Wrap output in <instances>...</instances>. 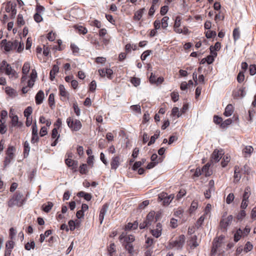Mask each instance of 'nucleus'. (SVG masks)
I'll use <instances>...</instances> for the list:
<instances>
[{
  "instance_id": "obj_1",
  "label": "nucleus",
  "mask_w": 256,
  "mask_h": 256,
  "mask_svg": "<svg viewBox=\"0 0 256 256\" xmlns=\"http://www.w3.org/2000/svg\"><path fill=\"white\" fill-rule=\"evenodd\" d=\"M26 198L20 190L14 192L8 200L7 206L12 208L14 206L21 207L26 202Z\"/></svg>"
},
{
  "instance_id": "obj_18",
  "label": "nucleus",
  "mask_w": 256,
  "mask_h": 256,
  "mask_svg": "<svg viewBox=\"0 0 256 256\" xmlns=\"http://www.w3.org/2000/svg\"><path fill=\"white\" fill-rule=\"evenodd\" d=\"M10 116L11 118V124L12 126L20 128L22 126V123L18 121V118L16 115L10 114Z\"/></svg>"
},
{
  "instance_id": "obj_62",
  "label": "nucleus",
  "mask_w": 256,
  "mask_h": 256,
  "mask_svg": "<svg viewBox=\"0 0 256 256\" xmlns=\"http://www.w3.org/2000/svg\"><path fill=\"white\" fill-rule=\"evenodd\" d=\"M25 24V22L23 19L22 16L19 14L17 18V24L19 26H23Z\"/></svg>"
},
{
  "instance_id": "obj_19",
  "label": "nucleus",
  "mask_w": 256,
  "mask_h": 256,
  "mask_svg": "<svg viewBox=\"0 0 256 256\" xmlns=\"http://www.w3.org/2000/svg\"><path fill=\"white\" fill-rule=\"evenodd\" d=\"M51 136L52 139H56L51 144L52 146H54L57 144L58 142V140L60 137V134H58V130H56V128H53Z\"/></svg>"
},
{
  "instance_id": "obj_20",
  "label": "nucleus",
  "mask_w": 256,
  "mask_h": 256,
  "mask_svg": "<svg viewBox=\"0 0 256 256\" xmlns=\"http://www.w3.org/2000/svg\"><path fill=\"white\" fill-rule=\"evenodd\" d=\"M145 12L146 9L144 8L139 9L134 12L133 20L135 21L140 20Z\"/></svg>"
},
{
  "instance_id": "obj_33",
  "label": "nucleus",
  "mask_w": 256,
  "mask_h": 256,
  "mask_svg": "<svg viewBox=\"0 0 256 256\" xmlns=\"http://www.w3.org/2000/svg\"><path fill=\"white\" fill-rule=\"evenodd\" d=\"M189 245L191 248H196L198 246V244L197 242V236H193L191 237L189 240Z\"/></svg>"
},
{
  "instance_id": "obj_43",
  "label": "nucleus",
  "mask_w": 256,
  "mask_h": 256,
  "mask_svg": "<svg viewBox=\"0 0 256 256\" xmlns=\"http://www.w3.org/2000/svg\"><path fill=\"white\" fill-rule=\"evenodd\" d=\"M250 187L248 186L244 190V192L243 194L242 199L248 200L250 196Z\"/></svg>"
},
{
  "instance_id": "obj_13",
  "label": "nucleus",
  "mask_w": 256,
  "mask_h": 256,
  "mask_svg": "<svg viewBox=\"0 0 256 256\" xmlns=\"http://www.w3.org/2000/svg\"><path fill=\"white\" fill-rule=\"evenodd\" d=\"M120 156H113L110 161L111 169L116 170L120 164Z\"/></svg>"
},
{
  "instance_id": "obj_5",
  "label": "nucleus",
  "mask_w": 256,
  "mask_h": 256,
  "mask_svg": "<svg viewBox=\"0 0 256 256\" xmlns=\"http://www.w3.org/2000/svg\"><path fill=\"white\" fill-rule=\"evenodd\" d=\"M15 148L13 146H10L6 152V156L4 161V166L6 168L8 165L11 161L14 158L15 154Z\"/></svg>"
},
{
  "instance_id": "obj_28",
  "label": "nucleus",
  "mask_w": 256,
  "mask_h": 256,
  "mask_svg": "<svg viewBox=\"0 0 256 256\" xmlns=\"http://www.w3.org/2000/svg\"><path fill=\"white\" fill-rule=\"evenodd\" d=\"M77 196L80 198H84L87 201L90 200L92 198L90 194L84 191L78 192L77 194Z\"/></svg>"
},
{
  "instance_id": "obj_12",
  "label": "nucleus",
  "mask_w": 256,
  "mask_h": 256,
  "mask_svg": "<svg viewBox=\"0 0 256 256\" xmlns=\"http://www.w3.org/2000/svg\"><path fill=\"white\" fill-rule=\"evenodd\" d=\"M224 216H222V218L220 222V226L222 228L226 230V228L232 223L233 217L232 215L228 216L226 218H224Z\"/></svg>"
},
{
  "instance_id": "obj_15",
  "label": "nucleus",
  "mask_w": 256,
  "mask_h": 256,
  "mask_svg": "<svg viewBox=\"0 0 256 256\" xmlns=\"http://www.w3.org/2000/svg\"><path fill=\"white\" fill-rule=\"evenodd\" d=\"M6 66V70L5 72L6 74L10 78H17L18 77V73L12 68L10 64L8 63Z\"/></svg>"
},
{
  "instance_id": "obj_41",
  "label": "nucleus",
  "mask_w": 256,
  "mask_h": 256,
  "mask_svg": "<svg viewBox=\"0 0 256 256\" xmlns=\"http://www.w3.org/2000/svg\"><path fill=\"white\" fill-rule=\"evenodd\" d=\"M5 92L7 94L10 96H16V90L10 87L7 86L5 88Z\"/></svg>"
},
{
  "instance_id": "obj_63",
  "label": "nucleus",
  "mask_w": 256,
  "mask_h": 256,
  "mask_svg": "<svg viewBox=\"0 0 256 256\" xmlns=\"http://www.w3.org/2000/svg\"><path fill=\"white\" fill-rule=\"evenodd\" d=\"M250 74L254 76L256 74V64H250L249 66Z\"/></svg>"
},
{
  "instance_id": "obj_4",
  "label": "nucleus",
  "mask_w": 256,
  "mask_h": 256,
  "mask_svg": "<svg viewBox=\"0 0 256 256\" xmlns=\"http://www.w3.org/2000/svg\"><path fill=\"white\" fill-rule=\"evenodd\" d=\"M66 123L68 126L72 131H78L82 127V124L80 120L72 117L67 118Z\"/></svg>"
},
{
  "instance_id": "obj_23",
  "label": "nucleus",
  "mask_w": 256,
  "mask_h": 256,
  "mask_svg": "<svg viewBox=\"0 0 256 256\" xmlns=\"http://www.w3.org/2000/svg\"><path fill=\"white\" fill-rule=\"evenodd\" d=\"M240 168L238 166H234V182L235 183L238 182L241 178V176L240 174Z\"/></svg>"
},
{
  "instance_id": "obj_17",
  "label": "nucleus",
  "mask_w": 256,
  "mask_h": 256,
  "mask_svg": "<svg viewBox=\"0 0 256 256\" xmlns=\"http://www.w3.org/2000/svg\"><path fill=\"white\" fill-rule=\"evenodd\" d=\"M254 150L253 147L251 146H244L242 150V154L244 158L250 157Z\"/></svg>"
},
{
  "instance_id": "obj_56",
  "label": "nucleus",
  "mask_w": 256,
  "mask_h": 256,
  "mask_svg": "<svg viewBox=\"0 0 256 256\" xmlns=\"http://www.w3.org/2000/svg\"><path fill=\"white\" fill-rule=\"evenodd\" d=\"M237 80L239 83H242L244 81V72H240L237 76Z\"/></svg>"
},
{
  "instance_id": "obj_49",
  "label": "nucleus",
  "mask_w": 256,
  "mask_h": 256,
  "mask_svg": "<svg viewBox=\"0 0 256 256\" xmlns=\"http://www.w3.org/2000/svg\"><path fill=\"white\" fill-rule=\"evenodd\" d=\"M34 248L35 243L34 240H32L30 242H27L24 246V248L27 250H30L31 248L34 249Z\"/></svg>"
},
{
  "instance_id": "obj_48",
  "label": "nucleus",
  "mask_w": 256,
  "mask_h": 256,
  "mask_svg": "<svg viewBox=\"0 0 256 256\" xmlns=\"http://www.w3.org/2000/svg\"><path fill=\"white\" fill-rule=\"evenodd\" d=\"M48 104L51 108L54 106V96L53 94H50L49 95L48 98Z\"/></svg>"
},
{
  "instance_id": "obj_40",
  "label": "nucleus",
  "mask_w": 256,
  "mask_h": 256,
  "mask_svg": "<svg viewBox=\"0 0 256 256\" xmlns=\"http://www.w3.org/2000/svg\"><path fill=\"white\" fill-rule=\"evenodd\" d=\"M232 36L234 41L237 40L240 38V31L238 28H236L234 30Z\"/></svg>"
},
{
  "instance_id": "obj_59",
  "label": "nucleus",
  "mask_w": 256,
  "mask_h": 256,
  "mask_svg": "<svg viewBox=\"0 0 256 256\" xmlns=\"http://www.w3.org/2000/svg\"><path fill=\"white\" fill-rule=\"evenodd\" d=\"M202 174V170L200 168H197L195 170L194 174L192 176V179H194L196 178H198Z\"/></svg>"
},
{
  "instance_id": "obj_30",
  "label": "nucleus",
  "mask_w": 256,
  "mask_h": 256,
  "mask_svg": "<svg viewBox=\"0 0 256 256\" xmlns=\"http://www.w3.org/2000/svg\"><path fill=\"white\" fill-rule=\"evenodd\" d=\"M59 72V68L57 65H54L50 72V78L52 80L56 75Z\"/></svg>"
},
{
  "instance_id": "obj_53",
  "label": "nucleus",
  "mask_w": 256,
  "mask_h": 256,
  "mask_svg": "<svg viewBox=\"0 0 256 256\" xmlns=\"http://www.w3.org/2000/svg\"><path fill=\"white\" fill-rule=\"evenodd\" d=\"M32 112V108L31 106L27 107L24 112V114L25 117H30Z\"/></svg>"
},
{
  "instance_id": "obj_16",
  "label": "nucleus",
  "mask_w": 256,
  "mask_h": 256,
  "mask_svg": "<svg viewBox=\"0 0 256 256\" xmlns=\"http://www.w3.org/2000/svg\"><path fill=\"white\" fill-rule=\"evenodd\" d=\"M154 216L155 212L154 211L150 212L146 216L145 220L149 226L152 225L154 222L157 221V216H156V217H154Z\"/></svg>"
},
{
  "instance_id": "obj_22",
  "label": "nucleus",
  "mask_w": 256,
  "mask_h": 256,
  "mask_svg": "<svg viewBox=\"0 0 256 256\" xmlns=\"http://www.w3.org/2000/svg\"><path fill=\"white\" fill-rule=\"evenodd\" d=\"M44 96L42 90H39L35 96V101L36 104H40L43 102Z\"/></svg>"
},
{
  "instance_id": "obj_45",
  "label": "nucleus",
  "mask_w": 256,
  "mask_h": 256,
  "mask_svg": "<svg viewBox=\"0 0 256 256\" xmlns=\"http://www.w3.org/2000/svg\"><path fill=\"white\" fill-rule=\"evenodd\" d=\"M79 172L81 174H86L88 172L86 164H83L80 166Z\"/></svg>"
},
{
  "instance_id": "obj_7",
  "label": "nucleus",
  "mask_w": 256,
  "mask_h": 256,
  "mask_svg": "<svg viewBox=\"0 0 256 256\" xmlns=\"http://www.w3.org/2000/svg\"><path fill=\"white\" fill-rule=\"evenodd\" d=\"M174 198V194L168 195V194L165 192H162L158 195V200L162 202V205L164 206H168Z\"/></svg>"
},
{
  "instance_id": "obj_2",
  "label": "nucleus",
  "mask_w": 256,
  "mask_h": 256,
  "mask_svg": "<svg viewBox=\"0 0 256 256\" xmlns=\"http://www.w3.org/2000/svg\"><path fill=\"white\" fill-rule=\"evenodd\" d=\"M18 44V42L14 40L13 42L7 40L6 39L2 40L0 42V46L2 50L6 52H9L14 50Z\"/></svg>"
},
{
  "instance_id": "obj_14",
  "label": "nucleus",
  "mask_w": 256,
  "mask_h": 256,
  "mask_svg": "<svg viewBox=\"0 0 256 256\" xmlns=\"http://www.w3.org/2000/svg\"><path fill=\"white\" fill-rule=\"evenodd\" d=\"M66 165L70 168L73 171L76 172L78 166V162L76 160H73L71 158H66L65 160Z\"/></svg>"
},
{
  "instance_id": "obj_38",
  "label": "nucleus",
  "mask_w": 256,
  "mask_h": 256,
  "mask_svg": "<svg viewBox=\"0 0 256 256\" xmlns=\"http://www.w3.org/2000/svg\"><path fill=\"white\" fill-rule=\"evenodd\" d=\"M169 20V18L168 16H165L163 17L160 21L162 28L166 30L168 26V21Z\"/></svg>"
},
{
  "instance_id": "obj_55",
  "label": "nucleus",
  "mask_w": 256,
  "mask_h": 256,
  "mask_svg": "<svg viewBox=\"0 0 256 256\" xmlns=\"http://www.w3.org/2000/svg\"><path fill=\"white\" fill-rule=\"evenodd\" d=\"M252 248L253 246L251 242H248L244 246V250L246 252H248L250 251L252 249Z\"/></svg>"
},
{
  "instance_id": "obj_6",
  "label": "nucleus",
  "mask_w": 256,
  "mask_h": 256,
  "mask_svg": "<svg viewBox=\"0 0 256 256\" xmlns=\"http://www.w3.org/2000/svg\"><path fill=\"white\" fill-rule=\"evenodd\" d=\"M30 78V80L27 82V86H23L22 90V91L23 94L27 93L29 90L28 88H31L34 85V83L37 78V72L35 69H33L32 70Z\"/></svg>"
},
{
  "instance_id": "obj_8",
  "label": "nucleus",
  "mask_w": 256,
  "mask_h": 256,
  "mask_svg": "<svg viewBox=\"0 0 256 256\" xmlns=\"http://www.w3.org/2000/svg\"><path fill=\"white\" fill-rule=\"evenodd\" d=\"M98 35L100 38L101 42L103 45H108L110 41V36L108 34L107 30L101 28L99 30Z\"/></svg>"
},
{
  "instance_id": "obj_64",
  "label": "nucleus",
  "mask_w": 256,
  "mask_h": 256,
  "mask_svg": "<svg viewBox=\"0 0 256 256\" xmlns=\"http://www.w3.org/2000/svg\"><path fill=\"white\" fill-rule=\"evenodd\" d=\"M172 100L173 102H176L179 99V94L178 92H173L170 94Z\"/></svg>"
},
{
  "instance_id": "obj_27",
  "label": "nucleus",
  "mask_w": 256,
  "mask_h": 256,
  "mask_svg": "<svg viewBox=\"0 0 256 256\" xmlns=\"http://www.w3.org/2000/svg\"><path fill=\"white\" fill-rule=\"evenodd\" d=\"M138 224L137 221H135L133 223L128 222L125 226L124 230H134L138 228Z\"/></svg>"
},
{
  "instance_id": "obj_58",
  "label": "nucleus",
  "mask_w": 256,
  "mask_h": 256,
  "mask_svg": "<svg viewBox=\"0 0 256 256\" xmlns=\"http://www.w3.org/2000/svg\"><path fill=\"white\" fill-rule=\"evenodd\" d=\"M232 122V120L230 118H228L225 120L224 122H222L220 125V126L221 128H225L227 126L230 124Z\"/></svg>"
},
{
  "instance_id": "obj_37",
  "label": "nucleus",
  "mask_w": 256,
  "mask_h": 256,
  "mask_svg": "<svg viewBox=\"0 0 256 256\" xmlns=\"http://www.w3.org/2000/svg\"><path fill=\"white\" fill-rule=\"evenodd\" d=\"M30 70V64L28 62L24 63L22 68V74H28Z\"/></svg>"
},
{
  "instance_id": "obj_9",
  "label": "nucleus",
  "mask_w": 256,
  "mask_h": 256,
  "mask_svg": "<svg viewBox=\"0 0 256 256\" xmlns=\"http://www.w3.org/2000/svg\"><path fill=\"white\" fill-rule=\"evenodd\" d=\"M224 154V152L222 150H218V149H215L210 156L211 161L214 162H218L222 158Z\"/></svg>"
},
{
  "instance_id": "obj_3",
  "label": "nucleus",
  "mask_w": 256,
  "mask_h": 256,
  "mask_svg": "<svg viewBox=\"0 0 256 256\" xmlns=\"http://www.w3.org/2000/svg\"><path fill=\"white\" fill-rule=\"evenodd\" d=\"M186 237L184 234L179 236L175 240H170L168 246L170 249L175 248L176 250H181L185 242Z\"/></svg>"
},
{
  "instance_id": "obj_11",
  "label": "nucleus",
  "mask_w": 256,
  "mask_h": 256,
  "mask_svg": "<svg viewBox=\"0 0 256 256\" xmlns=\"http://www.w3.org/2000/svg\"><path fill=\"white\" fill-rule=\"evenodd\" d=\"M162 224L160 222H158L150 232L154 237L158 238L162 235Z\"/></svg>"
},
{
  "instance_id": "obj_26",
  "label": "nucleus",
  "mask_w": 256,
  "mask_h": 256,
  "mask_svg": "<svg viewBox=\"0 0 256 256\" xmlns=\"http://www.w3.org/2000/svg\"><path fill=\"white\" fill-rule=\"evenodd\" d=\"M182 18L180 16H177L174 20V31L176 32V30H179L181 26V21Z\"/></svg>"
},
{
  "instance_id": "obj_46",
  "label": "nucleus",
  "mask_w": 256,
  "mask_h": 256,
  "mask_svg": "<svg viewBox=\"0 0 256 256\" xmlns=\"http://www.w3.org/2000/svg\"><path fill=\"white\" fill-rule=\"evenodd\" d=\"M135 240L134 236L133 235H128L127 236L124 240L122 244H125L127 243L133 242Z\"/></svg>"
},
{
  "instance_id": "obj_10",
  "label": "nucleus",
  "mask_w": 256,
  "mask_h": 256,
  "mask_svg": "<svg viewBox=\"0 0 256 256\" xmlns=\"http://www.w3.org/2000/svg\"><path fill=\"white\" fill-rule=\"evenodd\" d=\"M5 10L6 12H11V16L14 18L16 14V4L8 2L6 4Z\"/></svg>"
},
{
  "instance_id": "obj_57",
  "label": "nucleus",
  "mask_w": 256,
  "mask_h": 256,
  "mask_svg": "<svg viewBox=\"0 0 256 256\" xmlns=\"http://www.w3.org/2000/svg\"><path fill=\"white\" fill-rule=\"evenodd\" d=\"M182 113H180L179 111V109L177 107H174L172 110V115L173 116H176L178 118L180 117L182 115Z\"/></svg>"
},
{
  "instance_id": "obj_39",
  "label": "nucleus",
  "mask_w": 256,
  "mask_h": 256,
  "mask_svg": "<svg viewBox=\"0 0 256 256\" xmlns=\"http://www.w3.org/2000/svg\"><path fill=\"white\" fill-rule=\"evenodd\" d=\"M198 202L196 200H193L189 208L190 214L193 213L198 208Z\"/></svg>"
},
{
  "instance_id": "obj_32",
  "label": "nucleus",
  "mask_w": 256,
  "mask_h": 256,
  "mask_svg": "<svg viewBox=\"0 0 256 256\" xmlns=\"http://www.w3.org/2000/svg\"><path fill=\"white\" fill-rule=\"evenodd\" d=\"M123 246H124L125 250L128 251V253L130 254H132L134 252V246L132 244V242L127 243L125 244H122Z\"/></svg>"
},
{
  "instance_id": "obj_54",
  "label": "nucleus",
  "mask_w": 256,
  "mask_h": 256,
  "mask_svg": "<svg viewBox=\"0 0 256 256\" xmlns=\"http://www.w3.org/2000/svg\"><path fill=\"white\" fill-rule=\"evenodd\" d=\"M130 82L134 86H137L140 85V80L138 78L132 77L130 80Z\"/></svg>"
},
{
  "instance_id": "obj_50",
  "label": "nucleus",
  "mask_w": 256,
  "mask_h": 256,
  "mask_svg": "<svg viewBox=\"0 0 256 256\" xmlns=\"http://www.w3.org/2000/svg\"><path fill=\"white\" fill-rule=\"evenodd\" d=\"M152 50H146L143 52L140 58L142 60H145L148 56H149L150 54H152Z\"/></svg>"
},
{
  "instance_id": "obj_51",
  "label": "nucleus",
  "mask_w": 256,
  "mask_h": 256,
  "mask_svg": "<svg viewBox=\"0 0 256 256\" xmlns=\"http://www.w3.org/2000/svg\"><path fill=\"white\" fill-rule=\"evenodd\" d=\"M14 246V242L12 240H8L6 242V249L12 250Z\"/></svg>"
},
{
  "instance_id": "obj_21",
  "label": "nucleus",
  "mask_w": 256,
  "mask_h": 256,
  "mask_svg": "<svg viewBox=\"0 0 256 256\" xmlns=\"http://www.w3.org/2000/svg\"><path fill=\"white\" fill-rule=\"evenodd\" d=\"M106 250L109 256H113L116 252V246L114 242H110L107 246Z\"/></svg>"
},
{
  "instance_id": "obj_35",
  "label": "nucleus",
  "mask_w": 256,
  "mask_h": 256,
  "mask_svg": "<svg viewBox=\"0 0 256 256\" xmlns=\"http://www.w3.org/2000/svg\"><path fill=\"white\" fill-rule=\"evenodd\" d=\"M242 237H243L242 234V230L241 228H238L234 235V241L235 242H238Z\"/></svg>"
},
{
  "instance_id": "obj_60",
  "label": "nucleus",
  "mask_w": 256,
  "mask_h": 256,
  "mask_svg": "<svg viewBox=\"0 0 256 256\" xmlns=\"http://www.w3.org/2000/svg\"><path fill=\"white\" fill-rule=\"evenodd\" d=\"M246 216V211L242 209L236 215V218L238 220H242Z\"/></svg>"
},
{
  "instance_id": "obj_42",
  "label": "nucleus",
  "mask_w": 256,
  "mask_h": 256,
  "mask_svg": "<svg viewBox=\"0 0 256 256\" xmlns=\"http://www.w3.org/2000/svg\"><path fill=\"white\" fill-rule=\"evenodd\" d=\"M176 33L182 34L184 35H186L190 33V31L186 26H184L182 28H180L179 30H176Z\"/></svg>"
},
{
  "instance_id": "obj_25",
  "label": "nucleus",
  "mask_w": 256,
  "mask_h": 256,
  "mask_svg": "<svg viewBox=\"0 0 256 256\" xmlns=\"http://www.w3.org/2000/svg\"><path fill=\"white\" fill-rule=\"evenodd\" d=\"M210 164L207 163L202 168V172L206 176H210L212 174V171L210 170Z\"/></svg>"
},
{
  "instance_id": "obj_47",
  "label": "nucleus",
  "mask_w": 256,
  "mask_h": 256,
  "mask_svg": "<svg viewBox=\"0 0 256 256\" xmlns=\"http://www.w3.org/2000/svg\"><path fill=\"white\" fill-rule=\"evenodd\" d=\"M39 121L41 124H45L48 127H49L51 124L50 120L46 119L44 116H40V117Z\"/></svg>"
},
{
  "instance_id": "obj_31",
  "label": "nucleus",
  "mask_w": 256,
  "mask_h": 256,
  "mask_svg": "<svg viewBox=\"0 0 256 256\" xmlns=\"http://www.w3.org/2000/svg\"><path fill=\"white\" fill-rule=\"evenodd\" d=\"M54 206V204L52 202H48L47 204H44L42 206V210L48 213L52 210Z\"/></svg>"
},
{
  "instance_id": "obj_44",
  "label": "nucleus",
  "mask_w": 256,
  "mask_h": 256,
  "mask_svg": "<svg viewBox=\"0 0 256 256\" xmlns=\"http://www.w3.org/2000/svg\"><path fill=\"white\" fill-rule=\"evenodd\" d=\"M160 131L156 132L152 136H151L150 142L148 143V146H150L154 144L156 140L160 136Z\"/></svg>"
},
{
  "instance_id": "obj_24",
  "label": "nucleus",
  "mask_w": 256,
  "mask_h": 256,
  "mask_svg": "<svg viewBox=\"0 0 256 256\" xmlns=\"http://www.w3.org/2000/svg\"><path fill=\"white\" fill-rule=\"evenodd\" d=\"M59 93L60 95L64 98H68V96L69 94L68 92L66 90L65 88L64 85L60 84L59 86Z\"/></svg>"
},
{
  "instance_id": "obj_29",
  "label": "nucleus",
  "mask_w": 256,
  "mask_h": 256,
  "mask_svg": "<svg viewBox=\"0 0 256 256\" xmlns=\"http://www.w3.org/2000/svg\"><path fill=\"white\" fill-rule=\"evenodd\" d=\"M234 110V108L232 105L231 104H228V105H227L225 108L224 114L226 116H229L232 114Z\"/></svg>"
},
{
  "instance_id": "obj_36",
  "label": "nucleus",
  "mask_w": 256,
  "mask_h": 256,
  "mask_svg": "<svg viewBox=\"0 0 256 256\" xmlns=\"http://www.w3.org/2000/svg\"><path fill=\"white\" fill-rule=\"evenodd\" d=\"M230 156H228V154L224 156L221 162V165L222 167H226L228 165V163L230 162Z\"/></svg>"
},
{
  "instance_id": "obj_52",
  "label": "nucleus",
  "mask_w": 256,
  "mask_h": 256,
  "mask_svg": "<svg viewBox=\"0 0 256 256\" xmlns=\"http://www.w3.org/2000/svg\"><path fill=\"white\" fill-rule=\"evenodd\" d=\"M7 64L8 62L5 60H3L0 62V72L5 73Z\"/></svg>"
},
{
  "instance_id": "obj_61",
  "label": "nucleus",
  "mask_w": 256,
  "mask_h": 256,
  "mask_svg": "<svg viewBox=\"0 0 256 256\" xmlns=\"http://www.w3.org/2000/svg\"><path fill=\"white\" fill-rule=\"evenodd\" d=\"M98 148L100 149H104L106 147V142L104 139L100 138L98 142Z\"/></svg>"
},
{
  "instance_id": "obj_34",
  "label": "nucleus",
  "mask_w": 256,
  "mask_h": 256,
  "mask_svg": "<svg viewBox=\"0 0 256 256\" xmlns=\"http://www.w3.org/2000/svg\"><path fill=\"white\" fill-rule=\"evenodd\" d=\"M30 150V146L29 143L28 141H26L24 144V155L26 158L29 154Z\"/></svg>"
}]
</instances>
